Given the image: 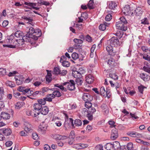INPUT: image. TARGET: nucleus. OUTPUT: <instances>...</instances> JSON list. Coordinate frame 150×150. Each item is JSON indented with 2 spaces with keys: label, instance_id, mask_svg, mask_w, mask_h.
I'll use <instances>...</instances> for the list:
<instances>
[{
  "label": "nucleus",
  "instance_id": "obj_1",
  "mask_svg": "<svg viewBox=\"0 0 150 150\" xmlns=\"http://www.w3.org/2000/svg\"><path fill=\"white\" fill-rule=\"evenodd\" d=\"M27 35L28 36H23V40L25 39L26 41L29 42L32 44L33 40H37L38 38L41 36V33L40 30L38 29L35 30L33 28L30 27L29 29V33Z\"/></svg>",
  "mask_w": 150,
  "mask_h": 150
},
{
  "label": "nucleus",
  "instance_id": "obj_2",
  "mask_svg": "<svg viewBox=\"0 0 150 150\" xmlns=\"http://www.w3.org/2000/svg\"><path fill=\"white\" fill-rule=\"evenodd\" d=\"M120 20L116 24L117 29L123 31H126L127 29V22L126 19L124 17H122Z\"/></svg>",
  "mask_w": 150,
  "mask_h": 150
},
{
  "label": "nucleus",
  "instance_id": "obj_3",
  "mask_svg": "<svg viewBox=\"0 0 150 150\" xmlns=\"http://www.w3.org/2000/svg\"><path fill=\"white\" fill-rule=\"evenodd\" d=\"M13 37L12 36H10L9 38H8L9 40H11V42H13V45H7V47L10 48H14L16 46L18 47L20 45H22L23 44V41L25 40H25H22L20 39L18 40H15L14 39H12Z\"/></svg>",
  "mask_w": 150,
  "mask_h": 150
},
{
  "label": "nucleus",
  "instance_id": "obj_4",
  "mask_svg": "<svg viewBox=\"0 0 150 150\" xmlns=\"http://www.w3.org/2000/svg\"><path fill=\"white\" fill-rule=\"evenodd\" d=\"M46 104V102L42 99H39L38 100L37 103H35L33 105V107L34 110L35 112H39L40 114V111L42 107V105H44Z\"/></svg>",
  "mask_w": 150,
  "mask_h": 150
},
{
  "label": "nucleus",
  "instance_id": "obj_5",
  "mask_svg": "<svg viewBox=\"0 0 150 150\" xmlns=\"http://www.w3.org/2000/svg\"><path fill=\"white\" fill-rule=\"evenodd\" d=\"M63 85L66 86L67 89L69 91L74 90L75 88L74 82L73 80H70L69 82L63 83Z\"/></svg>",
  "mask_w": 150,
  "mask_h": 150
},
{
  "label": "nucleus",
  "instance_id": "obj_6",
  "mask_svg": "<svg viewBox=\"0 0 150 150\" xmlns=\"http://www.w3.org/2000/svg\"><path fill=\"white\" fill-rule=\"evenodd\" d=\"M81 113L83 116L87 117L89 120H91L93 119V115L90 113L87 109L83 108L81 111Z\"/></svg>",
  "mask_w": 150,
  "mask_h": 150
},
{
  "label": "nucleus",
  "instance_id": "obj_7",
  "mask_svg": "<svg viewBox=\"0 0 150 150\" xmlns=\"http://www.w3.org/2000/svg\"><path fill=\"white\" fill-rule=\"evenodd\" d=\"M24 4L30 6V7H28L27 6H25V8H26L30 10H32V9H33L36 10H38L39 9V8L35 7L36 5V3L25 2L24 3Z\"/></svg>",
  "mask_w": 150,
  "mask_h": 150
},
{
  "label": "nucleus",
  "instance_id": "obj_8",
  "mask_svg": "<svg viewBox=\"0 0 150 150\" xmlns=\"http://www.w3.org/2000/svg\"><path fill=\"white\" fill-rule=\"evenodd\" d=\"M79 69V71H73L72 73L73 76L76 78H81V74L85 72V71L82 69Z\"/></svg>",
  "mask_w": 150,
  "mask_h": 150
},
{
  "label": "nucleus",
  "instance_id": "obj_9",
  "mask_svg": "<svg viewBox=\"0 0 150 150\" xmlns=\"http://www.w3.org/2000/svg\"><path fill=\"white\" fill-rule=\"evenodd\" d=\"M109 41L110 44L113 46H116L120 44L119 40L117 37H112Z\"/></svg>",
  "mask_w": 150,
  "mask_h": 150
},
{
  "label": "nucleus",
  "instance_id": "obj_10",
  "mask_svg": "<svg viewBox=\"0 0 150 150\" xmlns=\"http://www.w3.org/2000/svg\"><path fill=\"white\" fill-rule=\"evenodd\" d=\"M118 137L117 130L115 128L113 129L112 130L111 139L112 140H115Z\"/></svg>",
  "mask_w": 150,
  "mask_h": 150
},
{
  "label": "nucleus",
  "instance_id": "obj_11",
  "mask_svg": "<svg viewBox=\"0 0 150 150\" xmlns=\"http://www.w3.org/2000/svg\"><path fill=\"white\" fill-rule=\"evenodd\" d=\"M47 129V126L44 125L43 124L40 125L39 127L38 131L42 134L45 133Z\"/></svg>",
  "mask_w": 150,
  "mask_h": 150
},
{
  "label": "nucleus",
  "instance_id": "obj_12",
  "mask_svg": "<svg viewBox=\"0 0 150 150\" xmlns=\"http://www.w3.org/2000/svg\"><path fill=\"white\" fill-rule=\"evenodd\" d=\"M106 50L108 52L109 54L111 55H114L115 54L113 50V46L110 44L108 45L106 47Z\"/></svg>",
  "mask_w": 150,
  "mask_h": 150
},
{
  "label": "nucleus",
  "instance_id": "obj_13",
  "mask_svg": "<svg viewBox=\"0 0 150 150\" xmlns=\"http://www.w3.org/2000/svg\"><path fill=\"white\" fill-rule=\"evenodd\" d=\"M127 134L129 136L133 137H139L142 136L141 134L134 132H128L127 133Z\"/></svg>",
  "mask_w": 150,
  "mask_h": 150
},
{
  "label": "nucleus",
  "instance_id": "obj_14",
  "mask_svg": "<svg viewBox=\"0 0 150 150\" xmlns=\"http://www.w3.org/2000/svg\"><path fill=\"white\" fill-rule=\"evenodd\" d=\"M54 139L57 140H63L66 139L67 137L64 136H62L58 134H55L52 135Z\"/></svg>",
  "mask_w": 150,
  "mask_h": 150
},
{
  "label": "nucleus",
  "instance_id": "obj_15",
  "mask_svg": "<svg viewBox=\"0 0 150 150\" xmlns=\"http://www.w3.org/2000/svg\"><path fill=\"white\" fill-rule=\"evenodd\" d=\"M83 99L85 101H90L92 100V97L88 93H84L83 96Z\"/></svg>",
  "mask_w": 150,
  "mask_h": 150
},
{
  "label": "nucleus",
  "instance_id": "obj_16",
  "mask_svg": "<svg viewBox=\"0 0 150 150\" xmlns=\"http://www.w3.org/2000/svg\"><path fill=\"white\" fill-rule=\"evenodd\" d=\"M33 110H28L26 112V114L28 116L35 117L39 115V112L34 113Z\"/></svg>",
  "mask_w": 150,
  "mask_h": 150
},
{
  "label": "nucleus",
  "instance_id": "obj_17",
  "mask_svg": "<svg viewBox=\"0 0 150 150\" xmlns=\"http://www.w3.org/2000/svg\"><path fill=\"white\" fill-rule=\"evenodd\" d=\"M0 132H2L4 135L8 136L11 134V131L10 129H3L0 130Z\"/></svg>",
  "mask_w": 150,
  "mask_h": 150
},
{
  "label": "nucleus",
  "instance_id": "obj_18",
  "mask_svg": "<svg viewBox=\"0 0 150 150\" xmlns=\"http://www.w3.org/2000/svg\"><path fill=\"white\" fill-rule=\"evenodd\" d=\"M49 111V108L46 106L42 107L41 109L40 110V113L44 115H46Z\"/></svg>",
  "mask_w": 150,
  "mask_h": 150
},
{
  "label": "nucleus",
  "instance_id": "obj_19",
  "mask_svg": "<svg viewBox=\"0 0 150 150\" xmlns=\"http://www.w3.org/2000/svg\"><path fill=\"white\" fill-rule=\"evenodd\" d=\"M94 80V77L91 74L87 75L86 77V81L88 83H92Z\"/></svg>",
  "mask_w": 150,
  "mask_h": 150
},
{
  "label": "nucleus",
  "instance_id": "obj_20",
  "mask_svg": "<svg viewBox=\"0 0 150 150\" xmlns=\"http://www.w3.org/2000/svg\"><path fill=\"white\" fill-rule=\"evenodd\" d=\"M18 90L20 92H22L23 94H25L28 93L30 88H25V87L19 86L18 88Z\"/></svg>",
  "mask_w": 150,
  "mask_h": 150
},
{
  "label": "nucleus",
  "instance_id": "obj_21",
  "mask_svg": "<svg viewBox=\"0 0 150 150\" xmlns=\"http://www.w3.org/2000/svg\"><path fill=\"white\" fill-rule=\"evenodd\" d=\"M54 98V96L52 94H49L47 96L46 98H44L42 100H44L46 102V101L49 102H51L52 101V99Z\"/></svg>",
  "mask_w": 150,
  "mask_h": 150
},
{
  "label": "nucleus",
  "instance_id": "obj_22",
  "mask_svg": "<svg viewBox=\"0 0 150 150\" xmlns=\"http://www.w3.org/2000/svg\"><path fill=\"white\" fill-rule=\"evenodd\" d=\"M130 7L129 5H126L122 9V12L124 14L128 15L130 12Z\"/></svg>",
  "mask_w": 150,
  "mask_h": 150
},
{
  "label": "nucleus",
  "instance_id": "obj_23",
  "mask_svg": "<svg viewBox=\"0 0 150 150\" xmlns=\"http://www.w3.org/2000/svg\"><path fill=\"white\" fill-rule=\"evenodd\" d=\"M109 24V23L104 22L103 24H102L99 26V29L101 30L104 31L106 29V27L108 26Z\"/></svg>",
  "mask_w": 150,
  "mask_h": 150
},
{
  "label": "nucleus",
  "instance_id": "obj_24",
  "mask_svg": "<svg viewBox=\"0 0 150 150\" xmlns=\"http://www.w3.org/2000/svg\"><path fill=\"white\" fill-rule=\"evenodd\" d=\"M1 117L4 119H9L10 117V115L7 112H2L1 114Z\"/></svg>",
  "mask_w": 150,
  "mask_h": 150
},
{
  "label": "nucleus",
  "instance_id": "obj_25",
  "mask_svg": "<svg viewBox=\"0 0 150 150\" xmlns=\"http://www.w3.org/2000/svg\"><path fill=\"white\" fill-rule=\"evenodd\" d=\"M112 146L113 148H114L115 150H118L120 148V144L117 141L114 142L112 144Z\"/></svg>",
  "mask_w": 150,
  "mask_h": 150
},
{
  "label": "nucleus",
  "instance_id": "obj_26",
  "mask_svg": "<svg viewBox=\"0 0 150 150\" xmlns=\"http://www.w3.org/2000/svg\"><path fill=\"white\" fill-rule=\"evenodd\" d=\"M32 125L29 123H27L24 127V130L27 132H31L32 130Z\"/></svg>",
  "mask_w": 150,
  "mask_h": 150
},
{
  "label": "nucleus",
  "instance_id": "obj_27",
  "mask_svg": "<svg viewBox=\"0 0 150 150\" xmlns=\"http://www.w3.org/2000/svg\"><path fill=\"white\" fill-rule=\"evenodd\" d=\"M140 77L144 81H147L150 79V76L145 75L144 73L141 74L140 75Z\"/></svg>",
  "mask_w": 150,
  "mask_h": 150
},
{
  "label": "nucleus",
  "instance_id": "obj_28",
  "mask_svg": "<svg viewBox=\"0 0 150 150\" xmlns=\"http://www.w3.org/2000/svg\"><path fill=\"white\" fill-rule=\"evenodd\" d=\"M108 4L109 8L111 9H114L117 6V4L115 2L110 1Z\"/></svg>",
  "mask_w": 150,
  "mask_h": 150
},
{
  "label": "nucleus",
  "instance_id": "obj_29",
  "mask_svg": "<svg viewBox=\"0 0 150 150\" xmlns=\"http://www.w3.org/2000/svg\"><path fill=\"white\" fill-rule=\"evenodd\" d=\"M108 64L110 67H112L115 66V60L112 59H110L108 61Z\"/></svg>",
  "mask_w": 150,
  "mask_h": 150
},
{
  "label": "nucleus",
  "instance_id": "obj_30",
  "mask_svg": "<svg viewBox=\"0 0 150 150\" xmlns=\"http://www.w3.org/2000/svg\"><path fill=\"white\" fill-rule=\"evenodd\" d=\"M106 91L105 90L104 87H101L100 89V94L101 95L106 97Z\"/></svg>",
  "mask_w": 150,
  "mask_h": 150
},
{
  "label": "nucleus",
  "instance_id": "obj_31",
  "mask_svg": "<svg viewBox=\"0 0 150 150\" xmlns=\"http://www.w3.org/2000/svg\"><path fill=\"white\" fill-rule=\"evenodd\" d=\"M15 35L17 38H22V39L23 38V33L20 31H17L15 33Z\"/></svg>",
  "mask_w": 150,
  "mask_h": 150
},
{
  "label": "nucleus",
  "instance_id": "obj_32",
  "mask_svg": "<svg viewBox=\"0 0 150 150\" xmlns=\"http://www.w3.org/2000/svg\"><path fill=\"white\" fill-rule=\"evenodd\" d=\"M142 8L140 7H137L135 10L134 13L137 16H139L142 13Z\"/></svg>",
  "mask_w": 150,
  "mask_h": 150
},
{
  "label": "nucleus",
  "instance_id": "obj_33",
  "mask_svg": "<svg viewBox=\"0 0 150 150\" xmlns=\"http://www.w3.org/2000/svg\"><path fill=\"white\" fill-rule=\"evenodd\" d=\"M82 121L79 119H76L74 121V124L76 126L79 127L82 125Z\"/></svg>",
  "mask_w": 150,
  "mask_h": 150
},
{
  "label": "nucleus",
  "instance_id": "obj_34",
  "mask_svg": "<svg viewBox=\"0 0 150 150\" xmlns=\"http://www.w3.org/2000/svg\"><path fill=\"white\" fill-rule=\"evenodd\" d=\"M62 60L61 59L60 62L62 63V64L63 66L66 67H68L70 66V64L69 62L64 60L62 62Z\"/></svg>",
  "mask_w": 150,
  "mask_h": 150
},
{
  "label": "nucleus",
  "instance_id": "obj_35",
  "mask_svg": "<svg viewBox=\"0 0 150 150\" xmlns=\"http://www.w3.org/2000/svg\"><path fill=\"white\" fill-rule=\"evenodd\" d=\"M52 95H53V96H54V97L55 98V96H56L57 97H59L61 96V94L60 92L57 90H54V91L52 94Z\"/></svg>",
  "mask_w": 150,
  "mask_h": 150
},
{
  "label": "nucleus",
  "instance_id": "obj_36",
  "mask_svg": "<svg viewBox=\"0 0 150 150\" xmlns=\"http://www.w3.org/2000/svg\"><path fill=\"white\" fill-rule=\"evenodd\" d=\"M87 6L89 9H93L94 8L93 0H90Z\"/></svg>",
  "mask_w": 150,
  "mask_h": 150
},
{
  "label": "nucleus",
  "instance_id": "obj_37",
  "mask_svg": "<svg viewBox=\"0 0 150 150\" xmlns=\"http://www.w3.org/2000/svg\"><path fill=\"white\" fill-rule=\"evenodd\" d=\"M123 32L120 31H118L115 35L120 38L122 37L123 35Z\"/></svg>",
  "mask_w": 150,
  "mask_h": 150
},
{
  "label": "nucleus",
  "instance_id": "obj_38",
  "mask_svg": "<svg viewBox=\"0 0 150 150\" xmlns=\"http://www.w3.org/2000/svg\"><path fill=\"white\" fill-rule=\"evenodd\" d=\"M109 76L110 77L114 80H117L118 79V76L115 74L110 73L109 74Z\"/></svg>",
  "mask_w": 150,
  "mask_h": 150
},
{
  "label": "nucleus",
  "instance_id": "obj_39",
  "mask_svg": "<svg viewBox=\"0 0 150 150\" xmlns=\"http://www.w3.org/2000/svg\"><path fill=\"white\" fill-rule=\"evenodd\" d=\"M113 148L112 144L110 143H108L105 145V148L107 150H110Z\"/></svg>",
  "mask_w": 150,
  "mask_h": 150
},
{
  "label": "nucleus",
  "instance_id": "obj_40",
  "mask_svg": "<svg viewBox=\"0 0 150 150\" xmlns=\"http://www.w3.org/2000/svg\"><path fill=\"white\" fill-rule=\"evenodd\" d=\"M23 105L22 102H18L15 104V108L16 109H19L23 106Z\"/></svg>",
  "mask_w": 150,
  "mask_h": 150
},
{
  "label": "nucleus",
  "instance_id": "obj_41",
  "mask_svg": "<svg viewBox=\"0 0 150 150\" xmlns=\"http://www.w3.org/2000/svg\"><path fill=\"white\" fill-rule=\"evenodd\" d=\"M6 84L7 86H9L11 88L15 86V84L14 83L10 81H7L6 82Z\"/></svg>",
  "mask_w": 150,
  "mask_h": 150
},
{
  "label": "nucleus",
  "instance_id": "obj_42",
  "mask_svg": "<svg viewBox=\"0 0 150 150\" xmlns=\"http://www.w3.org/2000/svg\"><path fill=\"white\" fill-rule=\"evenodd\" d=\"M61 70L58 67H55L54 69V73L55 74H60Z\"/></svg>",
  "mask_w": 150,
  "mask_h": 150
},
{
  "label": "nucleus",
  "instance_id": "obj_43",
  "mask_svg": "<svg viewBox=\"0 0 150 150\" xmlns=\"http://www.w3.org/2000/svg\"><path fill=\"white\" fill-rule=\"evenodd\" d=\"M6 69L4 68H0V76H3L6 75Z\"/></svg>",
  "mask_w": 150,
  "mask_h": 150
},
{
  "label": "nucleus",
  "instance_id": "obj_44",
  "mask_svg": "<svg viewBox=\"0 0 150 150\" xmlns=\"http://www.w3.org/2000/svg\"><path fill=\"white\" fill-rule=\"evenodd\" d=\"M81 78H76V83L78 86H81L82 82V80L81 79Z\"/></svg>",
  "mask_w": 150,
  "mask_h": 150
},
{
  "label": "nucleus",
  "instance_id": "obj_45",
  "mask_svg": "<svg viewBox=\"0 0 150 150\" xmlns=\"http://www.w3.org/2000/svg\"><path fill=\"white\" fill-rule=\"evenodd\" d=\"M141 49L144 52H150V49L149 50L148 48L146 46H142L141 47Z\"/></svg>",
  "mask_w": 150,
  "mask_h": 150
},
{
  "label": "nucleus",
  "instance_id": "obj_46",
  "mask_svg": "<svg viewBox=\"0 0 150 150\" xmlns=\"http://www.w3.org/2000/svg\"><path fill=\"white\" fill-rule=\"evenodd\" d=\"M127 148L128 150H133L134 148L133 144L131 143H128L127 145Z\"/></svg>",
  "mask_w": 150,
  "mask_h": 150
},
{
  "label": "nucleus",
  "instance_id": "obj_47",
  "mask_svg": "<svg viewBox=\"0 0 150 150\" xmlns=\"http://www.w3.org/2000/svg\"><path fill=\"white\" fill-rule=\"evenodd\" d=\"M85 105L86 108L89 109L92 106V104L89 101H85Z\"/></svg>",
  "mask_w": 150,
  "mask_h": 150
},
{
  "label": "nucleus",
  "instance_id": "obj_48",
  "mask_svg": "<svg viewBox=\"0 0 150 150\" xmlns=\"http://www.w3.org/2000/svg\"><path fill=\"white\" fill-rule=\"evenodd\" d=\"M71 57L73 59L75 60L78 58V54L75 52L73 53L72 54Z\"/></svg>",
  "mask_w": 150,
  "mask_h": 150
},
{
  "label": "nucleus",
  "instance_id": "obj_49",
  "mask_svg": "<svg viewBox=\"0 0 150 150\" xmlns=\"http://www.w3.org/2000/svg\"><path fill=\"white\" fill-rule=\"evenodd\" d=\"M143 69L145 71L150 73V67L149 65H147L146 66H144Z\"/></svg>",
  "mask_w": 150,
  "mask_h": 150
},
{
  "label": "nucleus",
  "instance_id": "obj_50",
  "mask_svg": "<svg viewBox=\"0 0 150 150\" xmlns=\"http://www.w3.org/2000/svg\"><path fill=\"white\" fill-rule=\"evenodd\" d=\"M65 86L63 85V83H62L61 85L58 86V88H59L62 91H67V89L65 87H64Z\"/></svg>",
  "mask_w": 150,
  "mask_h": 150
},
{
  "label": "nucleus",
  "instance_id": "obj_51",
  "mask_svg": "<svg viewBox=\"0 0 150 150\" xmlns=\"http://www.w3.org/2000/svg\"><path fill=\"white\" fill-rule=\"evenodd\" d=\"M39 3L42 5H43L45 6H48L50 4V3L47 1L41 0L39 2Z\"/></svg>",
  "mask_w": 150,
  "mask_h": 150
},
{
  "label": "nucleus",
  "instance_id": "obj_52",
  "mask_svg": "<svg viewBox=\"0 0 150 150\" xmlns=\"http://www.w3.org/2000/svg\"><path fill=\"white\" fill-rule=\"evenodd\" d=\"M109 124L110 125V127L112 128L115 127V122L112 120H109L108 121Z\"/></svg>",
  "mask_w": 150,
  "mask_h": 150
},
{
  "label": "nucleus",
  "instance_id": "obj_53",
  "mask_svg": "<svg viewBox=\"0 0 150 150\" xmlns=\"http://www.w3.org/2000/svg\"><path fill=\"white\" fill-rule=\"evenodd\" d=\"M51 74H48L47 76L46 77V80L48 82V83H49L51 81Z\"/></svg>",
  "mask_w": 150,
  "mask_h": 150
},
{
  "label": "nucleus",
  "instance_id": "obj_54",
  "mask_svg": "<svg viewBox=\"0 0 150 150\" xmlns=\"http://www.w3.org/2000/svg\"><path fill=\"white\" fill-rule=\"evenodd\" d=\"M88 110L89 113L92 115L93 113L95 112L96 111L95 108L94 107H91L88 109Z\"/></svg>",
  "mask_w": 150,
  "mask_h": 150
},
{
  "label": "nucleus",
  "instance_id": "obj_55",
  "mask_svg": "<svg viewBox=\"0 0 150 150\" xmlns=\"http://www.w3.org/2000/svg\"><path fill=\"white\" fill-rule=\"evenodd\" d=\"M112 18V16L110 14H108L105 17V20L106 21H110Z\"/></svg>",
  "mask_w": 150,
  "mask_h": 150
},
{
  "label": "nucleus",
  "instance_id": "obj_56",
  "mask_svg": "<svg viewBox=\"0 0 150 150\" xmlns=\"http://www.w3.org/2000/svg\"><path fill=\"white\" fill-rule=\"evenodd\" d=\"M103 146L101 144H98L95 147L96 150H103Z\"/></svg>",
  "mask_w": 150,
  "mask_h": 150
},
{
  "label": "nucleus",
  "instance_id": "obj_57",
  "mask_svg": "<svg viewBox=\"0 0 150 150\" xmlns=\"http://www.w3.org/2000/svg\"><path fill=\"white\" fill-rule=\"evenodd\" d=\"M4 91L3 88H0V100L4 96Z\"/></svg>",
  "mask_w": 150,
  "mask_h": 150
},
{
  "label": "nucleus",
  "instance_id": "obj_58",
  "mask_svg": "<svg viewBox=\"0 0 150 150\" xmlns=\"http://www.w3.org/2000/svg\"><path fill=\"white\" fill-rule=\"evenodd\" d=\"M32 137L35 140H37L38 139V134L36 133H33L32 134Z\"/></svg>",
  "mask_w": 150,
  "mask_h": 150
},
{
  "label": "nucleus",
  "instance_id": "obj_59",
  "mask_svg": "<svg viewBox=\"0 0 150 150\" xmlns=\"http://www.w3.org/2000/svg\"><path fill=\"white\" fill-rule=\"evenodd\" d=\"M74 141V139L69 137L68 139V143L69 145H71L73 144Z\"/></svg>",
  "mask_w": 150,
  "mask_h": 150
},
{
  "label": "nucleus",
  "instance_id": "obj_60",
  "mask_svg": "<svg viewBox=\"0 0 150 150\" xmlns=\"http://www.w3.org/2000/svg\"><path fill=\"white\" fill-rule=\"evenodd\" d=\"M23 19L28 21V22H31L33 20L30 17H27L26 16H23L22 18Z\"/></svg>",
  "mask_w": 150,
  "mask_h": 150
},
{
  "label": "nucleus",
  "instance_id": "obj_61",
  "mask_svg": "<svg viewBox=\"0 0 150 150\" xmlns=\"http://www.w3.org/2000/svg\"><path fill=\"white\" fill-rule=\"evenodd\" d=\"M144 88H145V87L142 86H139L138 87V89L139 90V91L141 93H142Z\"/></svg>",
  "mask_w": 150,
  "mask_h": 150
},
{
  "label": "nucleus",
  "instance_id": "obj_62",
  "mask_svg": "<svg viewBox=\"0 0 150 150\" xmlns=\"http://www.w3.org/2000/svg\"><path fill=\"white\" fill-rule=\"evenodd\" d=\"M69 137L74 139L75 137V134L74 132V131H71L69 135Z\"/></svg>",
  "mask_w": 150,
  "mask_h": 150
},
{
  "label": "nucleus",
  "instance_id": "obj_63",
  "mask_svg": "<svg viewBox=\"0 0 150 150\" xmlns=\"http://www.w3.org/2000/svg\"><path fill=\"white\" fill-rule=\"evenodd\" d=\"M142 23L143 24H148L149 22L147 18H144L142 20Z\"/></svg>",
  "mask_w": 150,
  "mask_h": 150
},
{
  "label": "nucleus",
  "instance_id": "obj_64",
  "mask_svg": "<svg viewBox=\"0 0 150 150\" xmlns=\"http://www.w3.org/2000/svg\"><path fill=\"white\" fill-rule=\"evenodd\" d=\"M44 149L45 150H51L50 147L48 144H45Z\"/></svg>",
  "mask_w": 150,
  "mask_h": 150
}]
</instances>
